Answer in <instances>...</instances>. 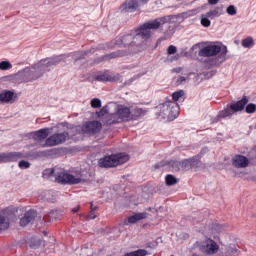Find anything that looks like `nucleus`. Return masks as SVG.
<instances>
[{
  "mask_svg": "<svg viewBox=\"0 0 256 256\" xmlns=\"http://www.w3.org/2000/svg\"><path fill=\"white\" fill-rule=\"evenodd\" d=\"M61 215H63V212L61 210H50V212L48 213V217L52 219V221H57V219H59Z\"/></svg>",
  "mask_w": 256,
  "mask_h": 256,
  "instance_id": "33",
  "label": "nucleus"
},
{
  "mask_svg": "<svg viewBox=\"0 0 256 256\" xmlns=\"http://www.w3.org/2000/svg\"><path fill=\"white\" fill-rule=\"evenodd\" d=\"M153 167L154 171H157V169H161L163 167H169V161L161 160L160 162L156 163Z\"/></svg>",
  "mask_w": 256,
  "mask_h": 256,
  "instance_id": "43",
  "label": "nucleus"
},
{
  "mask_svg": "<svg viewBox=\"0 0 256 256\" xmlns=\"http://www.w3.org/2000/svg\"><path fill=\"white\" fill-rule=\"evenodd\" d=\"M165 183L167 187H173V185H177L179 183V180L175 175L167 174L165 177Z\"/></svg>",
  "mask_w": 256,
  "mask_h": 256,
  "instance_id": "30",
  "label": "nucleus"
},
{
  "mask_svg": "<svg viewBox=\"0 0 256 256\" xmlns=\"http://www.w3.org/2000/svg\"><path fill=\"white\" fill-rule=\"evenodd\" d=\"M46 155H61V148H52L46 150Z\"/></svg>",
  "mask_w": 256,
  "mask_h": 256,
  "instance_id": "48",
  "label": "nucleus"
},
{
  "mask_svg": "<svg viewBox=\"0 0 256 256\" xmlns=\"http://www.w3.org/2000/svg\"><path fill=\"white\" fill-rule=\"evenodd\" d=\"M245 113H248V115H251L253 113H255L256 111V104L255 103H247L245 106Z\"/></svg>",
  "mask_w": 256,
  "mask_h": 256,
  "instance_id": "39",
  "label": "nucleus"
},
{
  "mask_svg": "<svg viewBox=\"0 0 256 256\" xmlns=\"http://www.w3.org/2000/svg\"><path fill=\"white\" fill-rule=\"evenodd\" d=\"M19 159H25L23 152H3L0 153V163H17Z\"/></svg>",
  "mask_w": 256,
  "mask_h": 256,
  "instance_id": "13",
  "label": "nucleus"
},
{
  "mask_svg": "<svg viewBox=\"0 0 256 256\" xmlns=\"http://www.w3.org/2000/svg\"><path fill=\"white\" fill-rule=\"evenodd\" d=\"M136 34H125L117 37V47L127 48L131 50L132 53L137 54L141 53V51H145L148 45L141 36L139 30L135 29Z\"/></svg>",
  "mask_w": 256,
  "mask_h": 256,
  "instance_id": "2",
  "label": "nucleus"
},
{
  "mask_svg": "<svg viewBox=\"0 0 256 256\" xmlns=\"http://www.w3.org/2000/svg\"><path fill=\"white\" fill-rule=\"evenodd\" d=\"M84 173L85 171H82L80 177H75V175L63 171L55 173V168H47L42 172V176L47 178L53 177L54 175L56 181L60 183V185H79L82 181L83 183L89 181L88 178H85Z\"/></svg>",
  "mask_w": 256,
  "mask_h": 256,
  "instance_id": "3",
  "label": "nucleus"
},
{
  "mask_svg": "<svg viewBox=\"0 0 256 256\" xmlns=\"http://www.w3.org/2000/svg\"><path fill=\"white\" fill-rule=\"evenodd\" d=\"M181 166H182V171H189L190 169H192L191 161L189 158L181 160Z\"/></svg>",
  "mask_w": 256,
  "mask_h": 256,
  "instance_id": "38",
  "label": "nucleus"
},
{
  "mask_svg": "<svg viewBox=\"0 0 256 256\" xmlns=\"http://www.w3.org/2000/svg\"><path fill=\"white\" fill-rule=\"evenodd\" d=\"M58 125H61V127H66V129H69V130H71L75 127L74 124H69V122H61Z\"/></svg>",
  "mask_w": 256,
  "mask_h": 256,
  "instance_id": "55",
  "label": "nucleus"
},
{
  "mask_svg": "<svg viewBox=\"0 0 256 256\" xmlns=\"http://www.w3.org/2000/svg\"><path fill=\"white\" fill-rule=\"evenodd\" d=\"M129 218L127 220H124V222L120 223L122 227H125V225H129Z\"/></svg>",
  "mask_w": 256,
  "mask_h": 256,
  "instance_id": "61",
  "label": "nucleus"
},
{
  "mask_svg": "<svg viewBox=\"0 0 256 256\" xmlns=\"http://www.w3.org/2000/svg\"><path fill=\"white\" fill-rule=\"evenodd\" d=\"M159 242L155 241V242H148L146 243V248L147 249H156V247H158Z\"/></svg>",
  "mask_w": 256,
  "mask_h": 256,
  "instance_id": "54",
  "label": "nucleus"
},
{
  "mask_svg": "<svg viewBox=\"0 0 256 256\" xmlns=\"http://www.w3.org/2000/svg\"><path fill=\"white\" fill-rule=\"evenodd\" d=\"M189 159H190V165H191L192 169H199V167H203V162L197 155H195Z\"/></svg>",
  "mask_w": 256,
  "mask_h": 256,
  "instance_id": "29",
  "label": "nucleus"
},
{
  "mask_svg": "<svg viewBox=\"0 0 256 256\" xmlns=\"http://www.w3.org/2000/svg\"><path fill=\"white\" fill-rule=\"evenodd\" d=\"M91 219H97V215L93 210L90 211L89 215L87 216V220L90 221Z\"/></svg>",
  "mask_w": 256,
  "mask_h": 256,
  "instance_id": "58",
  "label": "nucleus"
},
{
  "mask_svg": "<svg viewBox=\"0 0 256 256\" xmlns=\"http://www.w3.org/2000/svg\"><path fill=\"white\" fill-rule=\"evenodd\" d=\"M5 216L0 215V232L5 231V229H9V223L5 222Z\"/></svg>",
  "mask_w": 256,
  "mask_h": 256,
  "instance_id": "40",
  "label": "nucleus"
},
{
  "mask_svg": "<svg viewBox=\"0 0 256 256\" xmlns=\"http://www.w3.org/2000/svg\"><path fill=\"white\" fill-rule=\"evenodd\" d=\"M224 55H227V46L222 45L220 55L218 57H224Z\"/></svg>",
  "mask_w": 256,
  "mask_h": 256,
  "instance_id": "57",
  "label": "nucleus"
},
{
  "mask_svg": "<svg viewBox=\"0 0 256 256\" xmlns=\"http://www.w3.org/2000/svg\"><path fill=\"white\" fill-rule=\"evenodd\" d=\"M103 61H107L106 54L94 59L93 65H99V63H103Z\"/></svg>",
  "mask_w": 256,
  "mask_h": 256,
  "instance_id": "52",
  "label": "nucleus"
},
{
  "mask_svg": "<svg viewBox=\"0 0 256 256\" xmlns=\"http://www.w3.org/2000/svg\"><path fill=\"white\" fill-rule=\"evenodd\" d=\"M64 55H69L68 57H72L74 61V65H76L77 63H79V61H83V59L87 57V52H84L83 50H81V51L70 52Z\"/></svg>",
  "mask_w": 256,
  "mask_h": 256,
  "instance_id": "22",
  "label": "nucleus"
},
{
  "mask_svg": "<svg viewBox=\"0 0 256 256\" xmlns=\"http://www.w3.org/2000/svg\"><path fill=\"white\" fill-rule=\"evenodd\" d=\"M255 45V40H253V37L248 36L247 38L242 40V47L245 49H250V47H253Z\"/></svg>",
  "mask_w": 256,
  "mask_h": 256,
  "instance_id": "31",
  "label": "nucleus"
},
{
  "mask_svg": "<svg viewBox=\"0 0 256 256\" xmlns=\"http://www.w3.org/2000/svg\"><path fill=\"white\" fill-rule=\"evenodd\" d=\"M72 213H79V206L72 208L71 210Z\"/></svg>",
  "mask_w": 256,
  "mask_h": 256,
  "instance_id": "62",
  "label": "nucleus"
},
{
  "mask_svg": "<svg viewBox=\"0 0 256 256\" xmlns=\"http://www.w3.org/2000/svg\"><path fill=\"white\" fill-rule=\"evenodd\" d=\"M183 95H185L184 90H178V91L172 93V99H173L172 103H177V101H179V99L181 97H183Z\"/></svg>",
  "mask_w": 256,
  "mask_h": 256,
  "instance_id": "37",
  "label": "nucleus"
},
{
  "mask_svg": "<svg viewBox=\"0 0 256 256\" xmlns=\"http://www.w3.org/2000/svg\"><path fill=\"white\" fill-rule=\"evenodd\" d=\"M19 169H29L31 167V163L27 160H20L18 162Z\"/></svg>",
  "mask_w": 256,
  "mask_h": 256,
  "instance_id": "45",
  "label": "nucleus"
},
{
  "mask_svg": "<svg viewBox=\"0 0 256 256\" xmlns=\"http://www.w3.org/2000/svg\"><path fill=\"white\" fill-rule=\"evenodd\" d=\"M9 69H13V64H11V62L7 60L0 62V71H9Z\"/></svg>",
  "mask_w": 256,
  "mask_h": 256,
  "instance_id": "36",
  "label": "nucleus"
},
{
  "mask_svg": "<svg viewBox=\"0 0 256 256\" xmlns=\"http://www.w3.org/2000/svg\"><path fill=\"white\" fill-rule=\"evenodd\" d=\"M147 114V110L139 108V107H132L130 108V121H138L141 117Z\"/></svg>",
  "mask_w": 256,
  "mask_h": 256,
  "instance_id": "20",
  "label": "nucleus"
},
{
  "mask_svg": "<svg viewBox=\"0 0 256 256\" xmlns=\"http://www.w3.org/2000/svg\"><path fill=\"white\" fill-rule=\"evenodd\" d=\"M226 13L231 16L237 15V7H235V5H229L226 8Z\"/></svg>",
  "mask_w": 256,
  "mask_h": 256,
  "instance_id": "46",
  "label": "nucleus"
},
{
  "mask_svg": "<svg viewBox=\"0 0 256 256\" xmlns=\"http://www.w3.org/2000/svg\"><path fill=\"white\" fill-rule=\"evenodd\" d=\"M12 77H16L21 83H29L31 81H37V79L43 77V71H41V68L37 62L32 66V70L31 68L26 67L18 71Z\"/></svg>",
  "mask_w": 256,
  "mask_h": 256,
  "instance_id": "6",
  "label": "nucleus"
},
{
  "mask_svg": "<svg viewBox=\"0 0 256 256\" xmlns=\"http://www.w3.org/2000/svg\"><path fill=\"white\" fill-rule=\"evenodd\" d=\"M177 53V46L170 45L167 48V55H175Z\"/></svg>",
  "mask_w": 256,
  "mask_h": 256,
  "instance_id": "51",
  "label": "nucleus"
},
{
  "mask_svg": "<svg viewBox=\"0 0 256 256\" xmlns=\"http://www.w3.org/2000/svg\"><path fill=\"white\" fill-rule=\"evenodd\" d=\"M105 47H106V49H115V47H117V37H116L115 40H112V41H110V42H107V43L105 44Z\"/></svg>",
  "mask_w": 256,
  "mask_h": 256,
  "instance_id": "50",
  "label": "nucleus"
},
{
  "mask_svg": "<svg viewBox=\"0 0 256 256\" xmlns=\"http://www.w3.org/2000/svg\"><path fill=\"white\" fill-rule=\"evenodd\" d=\"M201 26L202 27H211V20H209V16H207V14L202 15Z\"/></svg>",
  "mask_w": 256,
  "mask_h": 256,
  "instance_id": "41",
  "label": "nucleus"
},
{
  "mask_svg": "<svg viewBox=\"0 0 256 256\" xmlns=\"http://www.w3.org/2000/svg\"><path fill=\"white\" fill-rule=\"evenodd\" d=\"M17 101V93L15 90H2L0 93V103L13 104Z\"/></svg>",
  "mask_w": 256,
  "mask_h": 256,
  "instance_id": "14",
  "label": "nucleus"
},
{
  "mask_svg": "<svg viewBox=\"0 0 256 256\" xmlns=\"http://www.w3.org/2000/svg\"><path fill=\"white\" fill-rule=\"evenodd\" d=\"M180 57H181V56H180L179 54H176V55H174V56L168 58V61H170V63H173V61H179V58H180Z\"/></svg>",
  "mask_w": 256,
  "mask_h": 256,
  "instance_id": "59",
  "label": "nucleus"
},
{
  "mask_svg": "<svg viewBox=\"0 0 256 256\" xmlns=\"http://www.w3.org/2000/svg\"><path fill=\"white\" fill-rule=\"evenodd\" d=\"M69 137V132L64 131L62 133H55L48 137L42 147H55L57 145H63Z\"/></svg>",
  "mask_w": 256,
  "mask_h": 256,
  "instance_id": "10",
  "label": "nucleus"
},
{
  "mask_svg": "<svg viewBox=\"0 0 256 256\" xmlns=\"http://www.w3.org/2000/svg\"><path fill=\"white\" fill-rule=\"evenodd\" d=\"M239 253V249L235 244H230L226 246V255H237Z\"/></svg>",
  "mask_w": 256,
  "mask_h": 256,
  "instance_id": "34",
  "label": "nucleus"
},
{
  "mask_svg": "<svg viewBox=\"0 0 256 256\" xmlns=\"http://www.w3.org/2000/svg\"><path fill=\"white\" fill-rule=\"evenodd\" d=\"M95 81H99L100 83H115L117 81V78L115 76H111L109 74L100 73L94 76Z\"/></svg>",
  "mask_w": 256,
  "mask_h": 256,
  "instance_id": "21",
  "label": "nucleus"
},
{
  "mask_svg": "<svg viewBox=\"0 0 256 256\" xmlns=\"http://www.w3.org/2000/svg\"><path fill=\"white\" fill-rule=\"evenodd\" d=\"M101 129H103V124L98 120L88 121L81 127L82 132L86 135H97V133H101Z\"/></svg>",
  "mask_w": 256,
  "mask_h": 256,
  "instance_id": "11",
  "label": "nucleus"
},
{
  "mask_svg": "<svg viewBox=\"0 0 256 256\" xmlns=\"http://www.w3.org/2000/svg\"><path fill=\"white\" fill-rule=\"evenodd\" d=\"M187 81V78H185V76H180L177 81H176V84L177 85H183L185 84V82Z\"/></svg>",
  "mask_w": 256,
  "mask_h": 256,
  "instance_id": "56",
  "label": "nucleus"
},
{
  "mask_svg": "<svg viewBox=\"0 0 256 256\" xmlns=\"http://www.w3.org/2000/svg\"><path fill=\"white\" fill-rule=\"evenodd\" d=\"M221 53V45L212 44L201 48L198 52L199 57H217Z\"/></svg>",
  "mask_w": 256,
  "mask_h": 256,
  "instance_id": "12",
  "label": "nucleus"
},
{
  "mask_svg": "<svg viewBox=\"0 0 256 256\" xmlns=\"http://www.w3.org/2000/svg\"><path fill=\"white\" fill-rule=\"evenodd\" d=\"M149 0H126L120 7V13H135L141 5H147Z\"/></svg>",
  "mask_w": 256,
  "mask_h": 256,
  "instance_id": "9",
  "label": "nucleus"
},
{
  "mask_svg": "<svg viewBox=\"0 0 256 256\" xmlns=\"http://www.w3.org/2000/svg\"><path fill=\"white\" fill-rule=\"evenodd\" d=\"M168 169H171V171H175L176 173H179L181 171V161L177 160H170L168 161Z\"/></svg>",
  "mask_w": 256,
  "mask_h": 256,
  "instance_id": "26",
  "label": "nucleus"
},
{
  "mask_svg": "<svg viewBox=\"0 0 256 256\" xmlns=\"http://www.w3.org/2000/svg\"><path fill=\"white\" fill-rule=\"evenodd\" d=\"M195 49H199V44H195L191 47V51H195Z\"/></svg>",
  "mask_w": 256,
  "mask_h": 256,
  "instance_id": "64",
  "label": "nucleus"
},
{
  "mask_svg": "<svg viewBox=\"0 0 256 256\" xmlns=\"http://www.w3.org/2000/svg\"><path fill=\"white\" fill-rule=\"evenodd\" d=\"M24 159H39V157H47L46 151L23 152Z\"/></svg>",
  "mask_w": 256,
  "mask_h": 256,
  "instance_id": "24",
  "label": "nucleus"
},
{
  "mask_svg": "<svg viewBox=\"0 0 256 256\" xmlns=\"http://www.w3.org/2000/svg\"><path fill=\"white\" fill-rule=\"evenodd\" d=\"M207 153H209V147H204L200 150V152L196 155V157L203 159V156Z\"/></svg>",
  "mask_w": 256,
  "mask_h": 256,
  "instance_id": "53",
  "label": "nucleus"
},
{
  "mask_svg": "<svg viewBox=\"0 0 256 256\" xmlns=\"http://www.w3.org/2000/svg\"><path fill=\"white\" fill-rule=\"evenodd\" d=\"M205 63H206V67H208V69H211V67H218V65H219L217 59H208L205 61Z\"/></svg>",
  "mask_w": 256,
  "mask_h": 256,
  "instance_id": "44",
  "label": "nucleus"
},
{
  "mask_svg": "<svg viewBox=\"0 0 256 256\" xmlns=\"http://www.w3.org/2000/svg\"><path fill=\"white\" fill-rule=\"evenodd\" d=\"M180 17L181 14L159 17L154 20H149L145 22L144 24L140 25L137 29L142 39H144V42L147 45L151 37H153V32L151 31H157V29L163 28V25H166V23H174V19H179Z\"/></svg>",
  "mask_w": 256,
  "mask_h": 256,
  "instance_id": "1",
  "label": "nucleus"
},
{
  "mask_svg": "<svg viewBox=\"0 0 256 256\" xmlns=\"http://www.w3.org/2000/svg\"><path fill=\"white\" fill-rule=\"evenodd\" d=\"M200 251H202V253H206V255H215V253L219 251V244L214 240H210V243L200 246Z\"/></svg>",
  "mask_w": 256,
  "mask_h": 256,
  "instance_id": "18",
  "label": "nucleus"
},
{
  "mask_svg": "<svg viewBox=\"0 0 256 256\" xmlns=\"http://www.w3.org/2000/svg\"><path fill=\"white\" fill-rule=\"evenodd\" d=\"M249 103V98L247 96H243L241 100L232 101V103H228L225 107L226 112L230 117H233L235 113H240L241 111H245V107Z\"/></svg>",
  "mask_w": 256,
  "mask_h": 256,
  "instance_id": "8",
  "label": "nucleus"
},
{
  "mask_svg": "<svg viewBox=\"0 0 256 256\" xmlns=\"http://www.w3.org/2000/svg\"><path fill=\"white\" fill-rule=\"evenodd\" d=\"M109 113V106H103L100 111L95 113V119H101V117H105Z\"/></svg>",
  "mask_w": 256,
  "mask_h": 256,
  "instance_id": "35",
  "label": "nucleus"
},
{
  "mask_svg": "<svg viewBox=\"0 0 256 256\" xmlns=\"http://www.w3.org/2000/svg\"><path fill=\"white\" fill-rule=\"evenodd\" d=\"M147 211H150L151 213H157V209L149 207Z\"/></svg>",
  "mask_w": 256,
  "mask_h": 256,
  "instance_id": "63",
  "label": "nucleus"
},
{
  "mask_svg": "<svg viewBox=\"0 0 256 256\" xmlns=\"http://www.w3.org/2000/svg\"><path fill=\"white\" fill-rule=\"evenodd\" d=\"M232 165L238 169H245V167H249V158L241 154H237L232 159Z\"/></svg>",
  "mask_w": 256,
  "mask_h": 256,
  "instance_id": "17",
  "label": "nucleus"
},
{
  "mask_svg": "<svg viewBox=\"0 0 256 256\" xmlns=\"http://www.w3.org/2000/svg\"><path fill=\"white\" fill-rule=\"evenodd\" d=\"M149 216V213L142 212V213H135L132 216L128 217V223L130 225H135V223H138V221H143V219H147Z\"/></svg>",
  "mask_w": 256,
  "mask_h": 256,
  "instance_id": "23",
  "label": "nucleus"
},
{
  "mask_svg": "<svg viewBox=\"0 0 256 256\" xmlns=\"http://www.w3.org/2000/svg\"><path fill=\"white\" fill-rule=\"evenodd\" d=\"M158 119H167L168 122L175 121L179 117V104L173 101H166L156 106Z\"/></svg>",
  "mask_w": 256,
  "mask_h": 256,
  "instance_id": "4",
  "label": "nucleus"
},
{
  "mask_svg": "<svg viewBox=\"0 0 256 256\" xmlns=\"http://www.w3.org/2000/svg\"><path fill=\"white\" fill-rule=\"evenodd\" d=\"M227 117L231 118L227 110L224 108L222 111L218 113L216 117L211 119V123H219L221 119H227Z\"/></svg>",
  "mask_w": 256,
  "mask_h": 256,
  "instance_id": "28",
  "label": "nucleus"
},
{
  "mask_svg": "<svg viewBox=\"0 0 256 256\" xmlns=\"http://www.w3.org/2000/svg\"><path fill=\"white\" fill-rule=\"evenodd\" d=\"M52 130L53 128H42L32 132L34 141H45V139H49V134Z\"/></svg>",
  "mask_w": 256,
  "mask_h": 256,
  "instance_id": "19",
  "label": "nucleus"
},
{
  "mask_svg": "<svg viewBox=\"0 0 256 256\" xmlns=\"http://www.w3.org/2000/svg\"><path fill=\"white\" fill-rule=\"evenodd\" d=\"M219 3V0H208L209 5H217Z\"/></svg>",
  "mask_w": 256,
  "mask_h": 256,
  "instance_id": "60",
  "label": "nucleus"
},
{
  "mask_svg": "<svg viewBox=\"0 0 256 256\" xmlns=\"http://www.w3.org/2000/svg\"><path fill=\"white\" fill-rule=\"evenodd\" d=\"M65 59H69V55H54L52 57L41 59L38 62V66L40 67V71H42L43 75H45V73L51 71L53 67H57V65H59V63H62V61L65 63Z\"/></svg>",
  "mask_w": 256,
  "mask_h": 256,
  "instance_id": "7",
  "label": "nucleus"
},
{
  "mask_svg": "<svg viewBox=\"0 0 256 256\" xmlns=\"http://www.w3.org/2000/svg\"><path fill=\"white\" fill-rule=\"evenodd\" d=\"M117 123H121V120L117 118L116 114H113L110 118L105 120L104 125L110 127V125H117Z\"/></svg>",
  "mask_w": 256,
  "mask_h": 256,
  "instance_id": "32",
  "label": "nucleus"
},
{
  "mask_svg": "<svg viewBox=\"0 0 256 256\" xmlns=\"http://www.w3.org/2000/svg\"><path fill=\"white\" fill-rule=\"evenodd\" d=\"M116 117H118L120 123L121 121H131V108L123 105L118 106Z\"/></svg>",
  "mask_w": 256,
  "mask_h": 256,
  "instance_id": "15",
  "label": "nucleus"
},
{
  "mask_svg": "<svg viewBox=\"0 0 256 256\" xmlns=\"http://www.w3.org/2000/svg\"><path fill=\"white\" fill-rule=\"evenodd\" d=\"M129 158V154L125 152L106 155L98 160V167L101 169H113V167H119V165L127 163Z\"/></svg>",
  "mask_w": 256,
  "mask_h": 256,
  "instance_id": "5",
  "label": "nucleus"
},
{
  "mask_svg": "<svg viewBox=\"0 0 256 256\" xmlns=\"http://www.w3.org/2000/svg\"><path fill=\"white\" fill-rule=\"evenodd\" d=\"M219 7H217L214 10H210L209 12L206 13L207 17H210L211 19H213V17H219Z\"/></svg>",
  "mask_w": 256,
  "mask_h": 256,
  "instance_id": "47",
  "label": "nucleus"
},
{
  "mask_svg": "<svg viewBox=\"0 0 256 256\" xmlns=\"http://www.w3.org/2000/svg\"><path fill=\"white\" fill-rule=\"evenodd\" d=\"M37 219V210L30 209L26 213H24V216L20 219V227H27L29 223H33Z\"/></svg>",
  "mask_w": 256,
  "mask_h": 256,
  "instance_id": "16",
  "label": "nucleus"
},
{
  "mask_svg": "<svg viewBox=\"0 0 256 256\" xmlns=\"http://www.w3.org/2000/svg\"><path fill=\"white\" fill-rule=\"evenodd\" d=\"M202 75H203V77H205V79H211V77H215V75H217V70L203 72Z\"/></svg>",
  "mask_w": 256,
  "mask_h": 256,
  "instance_id": "49",
  "label": "nucleus"
},
{
  "mask_svg": "<svg viewBox=\"0 0 256 256\" xmlns=\"http://www.w3.org/2000/svg\"><path fill=\"white\" fill-rule=\"evenodd\" d=\"M43 243H45V241H42L41 238L32 237L29 240V247H31V249H39Z\"/></svg>",
  "mask_w": 256,
  "mask_h": 256,
  "instance_id": "27",
  "label": "nucleus"
},
{
  "mask_svg": "<svg viewBox=\"0 0 256 256\" xmlns=\"http://www.w3.org/2000/svg\"><path fill=\"white\" fill-rule=\"evenodd\" d=\"M119 57H127L126 50H117L115 52H111L106 54V60L111 61V59H118Z\"/></svg>",
  "mask_w": 256,
  "mask_h": 256,
  "instance_id": "25",
  "label": "nucleus"
},
{
  "mask_svg": "<svg viewBox=\"0 0 256 256\" xmlns=\"http://www.w3.org/2000/svg\"><path fill=\"white\" fill-rule=\"evenodd\" d=\"M90 105L93 109H101V105H102L101 99L99 98L92 99Z\"/></svg>",
  "mask_w": 256,
  "mask_h": 256,
  "instance_id": "42",
  "label": "nucleus"
}]
</instances>
